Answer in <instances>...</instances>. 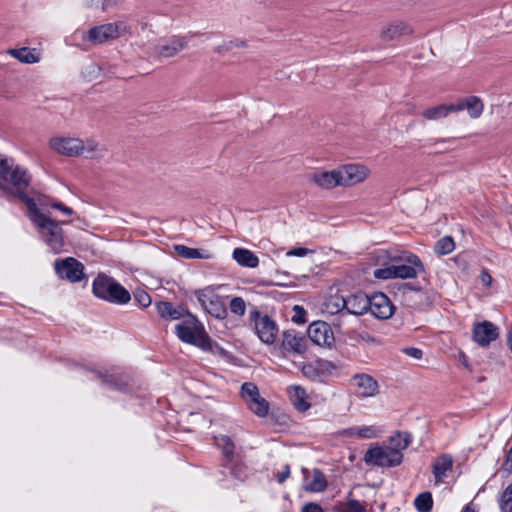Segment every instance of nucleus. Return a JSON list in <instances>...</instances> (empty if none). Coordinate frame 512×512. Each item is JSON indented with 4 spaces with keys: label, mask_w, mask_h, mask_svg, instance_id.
<instances>
[{
    "label": "nucleus",
    "mask_w": 512,
    "mask_h": 512,
    "mask_svg": "<svg viewBox=\"0 0 512 512\" xmlns=\"http://www.w3.org/2000/svg\"><path fill=\"white\" fill-rule=\"evenodd\" d=\"M29 181L30 177L25 168L16 164L12 158L0 154V189L25 202L28 217L36 227L41 239L53 253H60L64 251L65 246L63 230L60 226L66 222L51 220L44 212L42 203L38 205L34 199L24 194Z\"/></svg>",
    "instance_id": "obj_1"
},
{
    "label": "nucleus",
    "mask_w": 512,
    "mask_h": 512,
    "mask_svg": "<svg viewBox=\"0 0 512 512\" xmlns=\"http://www.w3.org/2000/svg\"><path fill=\"white\" fill-rule=\"evenodd\" d=\"M380 257L383 259L382 265L373 271L377 279H411L424 271L420 258L410 252L390 256L388 262L385 261L387 258L385 252H381Z\"/></svg>",
    "instance_id": "obj_2"
},
{
    "label": "nucleus",
    "mask_w": 512,
    "mask_h": 512,
    "mask_svg": "<svg viewBox=\"0 0 512 512\" xmlns=\"http://www.w3.org/2000/svg\"><path fill=\"white\" fill-rule=\"evenodd\" d=\"M411 442L407 433H397L392 436L388 444L375 445L370 447L365 455L364 461L368 465L378 467H395L403 461V451Z\"/></svg>",
    "instance_id": "obj_3"
},
{
    "label": "nucleus",
    "mask_w": 512,
    "mask_h": 512,
    "mask_svg": "<svg viewBox=\"0 0 512 512\" xmlns=\"http://www.w3.org/2000/svg\"><path fill=\"white\" fill-rule=\"evenodd\" d=\"M49 147L67 157L100 158L107 152L105 145L94 138L82 139L72 136H54L49 140Z\"/></svg>",
    "instance_id": "obj_4"
},
{
    "label": "nucleus",
    "mask_w": 512,
    "mask_h": 512,
    "mask_svg": "<svg viewBox=\"0 0 512 512\" xmlns=\"http://www.w3.org/2000/svg\"><path fill=\"white\" fill-rule=\"evenodd\" d=\"M130 32V25L124 20H119L93 26L87 31H83L81 33V38L84 43H88L90 45H101L105 42L113 41L125 36Z\"/></svg>",
    "instance_id": "obj_5"
},
{
    "label": "nucleus",
    "mask_w": 512,
    "mask_h": 512,
    "mask_svg": "<svg viewBox=\"0 0 512 512\" xmlns=\"http://www.w3.org/2000/svg\"><path fill=\"white\" fill-rule=\"evenodd\" d=\"M93 293L106 301L126 304L130 301V293L113 278L99 275L93 282Z\"/></svg>",
    "instance_id": "obj_6"
},
{
    "label": "nucleus",
    "mask_w": 512,
    "mask_h": 512,
    "mask_svg": "<svg viewBox=\"0 0 512 512\" xmlns=\"http://www.w3.org/2000/svg\"><path fill=\"white\" fill-rule=\"evenodd\" d=\"M174 332L185 343L204 350L210 347V340L203 325L193 317H188L181 323L176 324Z\"/></svg>",
    "instance_id": "obj_7"
},
{
    "label": "nucleus",
    "mask_w": 512,
    "mask_h": 512,
    "mask_svg": "<svg viewBox=\"0 0 512 512\" xmlns=\"http://www.w3.org/2000/svg\"><path fill=\"white\" fill-rule=\"evenodd\" d=\"M221 286H207L194 292L202 308L217 319H224L227 315L226 303L223 297L216 293Z\"/></svg>",
    "instance_id": "obj_8"
},
{
    "label": "nucleus",
    "mask_w": 512,
    "mask_h": 512,
    "mask_svg": "<svg viewBox=\"0 0 512 512\" xmlns=\"http://www.w3.org/2000/svg\"><path fill=\"white\" fill-rule=\"evenodd\" d=\"M241 396L248 408L258 417H265L269 412V403L263 398L258 387L253 383H244L241 387Z\"/></svg>",
    "instance_id": "obj_9"
},
{
    "label": "nucleus",
    "mask_w": 512,
    "mask_h": 512,
    "mask_svg": "<svg viewBox=\"0 0 512 512\" xmlns=\"http://www.w3.org/2000/svg\"><path fill=\"white\" fill-rule=\"evenodd\" d=\"M341 187H353L365 182L371 175L369 167L359 163H349L338 166Z\"/></svg>",
    "instance_id": "obj_10"
},
{
    "label": "nucleus",
    "mask_w": 512,
    "mask_h": 512,
    "mask_svg": "<svg viewBox=\"0 0 512 512\" xmlns=\"http://www.w3.org/2000/svg\"><path fill=\"white\" fill-rule=\"evenodd\" d=\"M350 382L356 395L361 399L375 398L380 394V386L377 380L369 374H355Z\"/></svg>",
    "instance_id": "obj_11"
},
{
    "label": "nucleus",
    "mask_w": 512,
    "mask_h": 512,
    "mask_svg": "<svg viewBox=\"0 0 512 512\" xmlns=\"http://www.w3.org/2000/svg\"><path fill=\"white\" fill-rule=\"evenodd\" d=\"M340 178L339 167L332 170L316 169L309 176V180L314 185L325 190H332L338 186L341 187Z\"/></svg>",
    "instance_id": "obj_12"
},
{
    "label": "nucleus",
    "mask_w": 512,
    "mask_h": 512,
    "mask_svg": "<svg viewBox=\"0 0 512 512\" xmlns=\"http://www.w3.org/2000/svg\"><path fill=\"white\" fill-rule=\"evenodd\" d=\"M255 331L261 342L265 344H273L277 338L278 328L276 323L267 315L255 316Z\"/></svg>",
    "instance_id": "obj_13"
},
{
    "label": "nucleus",
    "mask_w": 512,
    "mask_h": 512,
    "mask_svg": "<svg viewBox=\"0 0 512 512\" xmlns=\"http://www.w3.org/2000/svg\"><path fill=\"white\" fill-rule=\"evenodd\" d=\"M55 270L59 277L77 282L83 278V265L76 259L68 257L63 260L56 261Z\"/></svg>",
    "instance_id": "obj_14"
},
{
    "label": "nucleus",
    "mask_w": 512,
    "mask_h": 512,
    "mask_svg": "<svg viewBox=\"0 0 512 512\" xmlns=\"http://www.w3.org/2000/svg\"><path fill=\"white\" fill-rule=\"evenodd\" d=\"M308 337L318 346L331 347L334 343V335L330 326L322 321H316L308 327Z\"/></svg>",
    "instance_id": "obj_15"
},
{
    "label": "nucleus",
    "mask_w": 512,
    "mask_h": 512,
    "mask_svg": "<svg viewBox=\"0 0 512 512\" xmlns=\"http://www.w3.org/2000/svg\"><path fill=\"white\" fill-rule=\"evenodd\" d=\"M383 433L382 428L376 424L355 425L344 429L341 435L353 440H370L379 438Z\"/></svg>",
    "instance_id": "obj_16"
},
{
    "label": "nucleus",
    "mask_w": 512,
    "mask_h": 512,
    "mask_svg": "<svg viewBox=\"0 0 512 512\" xmlns=\"http://www.w3.org/2000/svg\"><path fill=\"white\" fill-rule=\"evenodd\" d=\"M368 310L379 319H388L393 315L394 306L383 293H375L369 297Z\"/></svg>",
    "instance_id": "obj_17"
},
{
    "label": "nucleus",
    "mask_w": 512,
    "mask_h": 512,
    "mask_svg": "<svg viewBox=\"0 0 512 512\" xmlns=\"http://www.w3.org/2000/svg\"><path fill=\"white\" fill-rule=\"evenodd\" d=\"M282 350L285 353L302 355L307 348V340L304 335L295 331H286L283 334Z\"/></svg>",
    "instance_id": "obj_18"
},
{
    "label": "nucleus",
    "mask_w": 512,
    "mask_h": 512,
    "mask_svg": "<svg viewBox=\"0 0 512 512\" xmlns=\"http://www.w3.org/2000/svg\"><path fill=\"white\" fill-rule=\"evenodd\" d=\"M303 489L312 493L323 492L327 486L328 481L324 473L318 469L308 470L303 469Z\"/></svg>",
    "instance_id": "obj_19"
},
{
    "label": "nucleus",
    "mask_w": 512,
    "mask_h": 512,
    "mask_svg": "<svg viewBox=\"0 0 512 512\" xmlns=\"http://www.w3.org/2000/svg\"><path fill=\"white\" fill-rule=\"evenodd\" d=\"M411 33L412 29L407 22L396 20L381 29L380 38L384 41H394Z\"/></svg>",
    "instance_id": "obj_20"
},
{
    "label": "nucleus",
    "mask_w": 512,
    "mask_h": 512,
    "mask_svg": "<svg viewBox=\"0 0 512 512\" xmlns=\"http://www.w3.org/2000/svg\"><path fill=\"white\" fill-rule=\"evenodd\" d=\"M453 107L455 108V112L466 111L473 119L479 118L484 110L483 101L477 96H469L461 99L453 104Z\"/></svg>",
    "instance_id": "obj_21"
},
{
    "label": "nucleus",
    "mask_w": 512,
    "mask_h": 512,
    "mask_svg": "<svg viewBox=\"0 0 512 512\" xmlns=\"http://www.w3.org/2000/svg\"><path fill=\"white\" fill-rule=\"evenodd\" d=\"M498 337L496 327L487 321L478 323L475 325L473 330V338L476 343L481 346L488 345L491 341H494Z\"/></svg>",
    "instance_id": "obj_22"
},
{
    "label": "nucleus",
    "mask_w": 512,
    "mask_h": 512,
    "mask_svg": "<svg viewBox=\"0 0 512 512\" xmlns=\"http://www.w3.org/2000/svg\"><path fill=\"white\" fill-rule=\"evenodd\" d=\"M287 393L292 405L299 412H305L310 407L309 395L300 385H291L287 388Z\"/></svg>",
    "instance_id": "obj_23"
},
{
    "label": "nucleus",
    "mask_w": 512,
    "mask_h": 512,
    "mask_svg": "<svg viewBox=\"0 0 512 512\" xmlns=\"http://www.w3.org/2000/svg\"><path fill=\"white\" fill-rule=\"evenodd\" d=\"M453 466L452 457L449 455L439 456L433 465L435 484L445 483Z\"/></svg>",
    "instance_id": "obj_24"
},
{
    "label": "nucleus",
    "mask_w": 512,
    "mask_h": 512,
    "mask_svg": "<svg viewBox=\"0 0 512 512\" xmlns=\"http://www.w3.org/2000/svg\"><path fill=\"white\" fill-rule=\"evenodd\" d=\"M186 47V41L183 38H171L155 47V52L165 58L177 55Z\"/></svg>",
    "instance_id": "obj_25"
},
{
    "label": "nucleus",
    "mask_w": 512,
    "mask_h": 512,
    "mask_svg": "<svg viewBox=\"0 0 512 512\" xmlns=\"http://www.w3.org/2000/svg\"><path fill=\"white\" fill-rule=\"evenodd\" d=\"M346 309L349 313L362 315L368 311L369 296L365 293L357 292L346 298Z\"/></svg>",
    "instance_id": "obj_26"
},
{
    "label": "nucleus",
    "mask_w": 512,
    "mask_h": 512,
    "mask_svg": "<svg viewBox=\"0 0 512 512\" xmlns=\"http://www.w3.org/2000/svg\"><path fill=\"white\" fill-rule=\"evenodd\" d=\"M8 54L25 64L38 63L42 58L40 50L29 47L10 49Z\"/></svg>",
    "instance_id": "obj_27"
},
{
    "label": "nucleus",
    "mask_w": 512,
    "mask_h": 512,
    "mask_svg": "<svg viewBox=\"0 0 512 512\" xmlns=\"http://www.w3.org/2000/svg\"><path fill=\"white\" fill-rule=\"evenodd\" d=\"M232 258L242 267L256 268L259 265V258L246 248H235L232 252Z\"/></svg>",
    "instance_id": "obj_28"
},
{
    "label": "nucleus",
    "mask_w": 512,
    "mask_h": 512,
    "mask_svg": "<svg viewBox=\"0 0 512 512\" xmlns=\"http://www.w3.org/2000/svg\"><path fill=\"white\" fill-rule=\"evenodd\" d=\"M453 104H441L425 109L422 116L429 121H438L446 118L449 114L454 113Z\"/></svg>",
    "instance_id": "obj_29"
},
{
    "label": "nucleus",
    "mask_w": 512,
    "mask_h": 512,
    "mask_svg": "<svg viewBox=\"0 0 512 512\" xmlns=\"http://www.w3.org/2000/svg\"><path fill=\"white\" fill-rule=\"evenodd\" d=\"M346 298L339 294L330 295L324 302V310L331 314H337L342 309L346 308Z\"/></svg>",
    "instance_id": "obj_30"
},
{
    "label": "nucleus",
    "mask_w": 512,
    "mask_h": 512,
    "mask_svg": "<svg viewBox=\"0 0 512 512\" xmlns=\"http://www.w3.org/2000/svg\"><path fill=\"white\" fill-rule=\"evenodd\" d=\"M174 250L177 255L186 259H209L210 255L207 252H202L198 249L190 248L184 245H175Z\"/></svg>",
    "instance_id": "obj_31"
},
{
    "label": "nucleus",
    "mask_w": 512,
    "mask_h": 512,
    "mask_svg": "<svg viewBox=\"0 0 512 512\" xmlns=\"http://www.w3.org/2000/svg\"><path fill=\"white\" fill-rule=\"evenodd\" d=\"M159 315L164 319L175 320L182 316V311L174 308L169 302H159L156 304Z\"/></svg>",
    "instance_id": "obj_32"
},
{
    "label": "nucleus",
    "mask_w": 512,
    "mask_h": 512,
    "mask_svg": "<svg viewBox=\"0 0 512 512\" xmlns=\"http://www.w3.org/2000/svg\"><path fill=\"white\" fill-rule=\"evenodd\" d=\"M215 444L222 450L226 457H231L234 454V443L227 435L215 436Z\"/></svg>",
    "instance_id": "obj_33"
},
{
    "label": "nucleus",
    "mask_w": 512,
    "mask_h": 512,
    "mask_svg": "<svg viewBox=\"0 0 512 512\" xmlns=\"http://www.w3.org/2000/svg\"><path fill=\"white\" fill-rule=\"evenodd\" d=\"M455 248L454 241L451 237L445 236L437 241L434 251L438 255H446L451 253Z\"/></svg>",
    "instance_id": "obj_34"
},
{
    "label": "nucleus",
    "mask_w": 512,
    "mask_h": 512,
    "mask_svg": "<svg viewBox=\"0 0 512 512\" xmlns=\"http://www.w3.org/2000/svg\"><path fill=\"white\" fill-rule=\"evenodd\" d=\"M36 203L38 205L40 203H42L44 205V212L49 217H51V216L49 214L48 207H52L54 209L59 210L65 216H71L73 214V210L71 208L67 207L66 205H64L63 203L58 202V201H53V202L47 203L46 201L39 199L38 201H36ZM50 219L53 220L52 218H50Z\"/></svg>",
    "instance_id": "obj_35"
},
{
    "label": "nucleus",
    "mask_w": 512,
    "mask_h": 512,
    "mask_svg": "<svg viewBox=\"0 0 512 512\" xmlns=\"http://www.w3.org/2000/svg\"><path fill=\"white\" fill-rule=\"evenodd\" d=\"M415 507L419 512H429L432 508L433 500L430 493H422L415 499Z\"/></svg>",
    "instance_id": "obj_36"
},
{
    "label": "nucleus",
    "mask_w": 512,
    "mask_h": 512,
    "mask_svg": "<svg viewBox=\"0 0 512 512\" xmlns=\"http://www.w3.org/2000/svg\"><path fill=\"white\" fill-rule=\"evenodd\" d=\"M500 509L502 512H512V483L502 493Z\"/></svg>",
    "instance_id": "obj_37"
},
{
    "label": "nucleus",
    "mask_w": 512,
    "mask_h": 512,
    "mask_svg": "<svg viewBox=\"0 0 512 512\" xmlns=\"http://www.w3.org/2000/svg\"><path fill=\"white\" fill-rule=\"evenodd\" d=\"M230 311L238 316H243L246 312L245 301L241 297H234L229 304Z\"/></svg>",
    "instance_id": "obj_38"
},
{
    "label": "nucleus",
    "mask_w": 512,
    "mask_h": 512,
    "mask_svg": "<svg viewBox=\"0 0 512 512\" xmlns=\"http://www.w3.org/2000/svg\"><path fill=\"white\" fill-rule=\"evenodd\" d=\"M134 300L139 304V306L145 308L151 304V298L147 292L144 290H136L134 292Z\"/></svg>",
    "instance_id": "obj_39"
},
{
    "label": "nucleus",
    "mask_w": 512,
    "mask_h": 512,
    "mask_svg": "<svg viewBox=\"0 0 512 512\" xmlns=\"http://www.w3.org/2000/svg\"><path fill=\"white\" fill-rule=\"evenodd\" d=\"M100 74V67L95 63L88 64L84 70L83 75L88 80H94Z\"/></svg>",
    "instance_id": "obj_40"
},
{
    "label": "nucleus",
    "mask_w": 512,
    "mask_h": 512,
    "mask_svg": "<svg viewBox=\"0 0 512 512\" xmlns=\"http://www.w3.org/2000/svg\"><path fill=\"white\" fill-rule=\"evenodd\" d=\"M293 316H292V321L296 324H304L306 322V318H305V310L302 306H299V305H295L293 307Z\"/></svg>",
    "instance_id": "obj_41"
},
{
    "label": "nucleus",
    "mask_w": 512,
    "mask_h": 512,
    "mask_svg": "<svg viewBox=\"0 0 512 512\" xmlns=\"http://www.w3.org/2000/svg\"><path fill=\"white\" fill-rule=\"evenodd\" d=\"M341 512H366V508L357 500L349 501Z\"/></svg>",
    "instance_id": "obj_42"
},
{
    "label": "nucleus",
    "mask_w": 512,
    "mask_h": 512,
    "mask_svg": "<svg viewBox=\"0 0 512 512\" xmlns=\"http://www.w3.org/2000/svg\"><path fill=\"white\" fill-rule=\"evenodd\" d=\"M309 253H311V251L309 249L304 248V247H298V248H294V249L287 251L286 256L287 257H292V256L304 257V256L308 255Z\"/></svg>",
    "instance_id": "obj_43"
},
{
    "label": "nucleus",
    "mask_w": 512,
    "mask_h": 512,
    "mask_svg": "<svg viewBox=\"0 0 512 512\" xmlns=\"http://www.w3.org/2000/svg\"><path fill=\"white\" fill-rule=\"evenodd\" d=\"M231 50H233V48H232L230 39L229 40H224L221 44H219L218 46H216L214 48V51L216 53H220V54L228 52V51H231Z\"/></svg>",
    "instance_id": "obj_44"
},
{
    "label": "nucleus",
    "mask_w": 512,
    "mask_h": 512,
    "mask_svg": "<svg viewBox=\"0 0 512 512\" xmlns=\"http://www.w3.org/2000/svg\"><path fill=\"white\" fill-rule=\"evenodd\" d=\"M405 354L414 358V359H421L422 358V351L415 347H409L404 350Z\"/></svg>",
    "instance_id": "obj_45"
},
{
    "label": "nucleus",
    "mask_w": 512,
    "mask_h": 512,
    "mask_svg": "<svg viewBox=\"0 0 512 512\" xmlns=\"http://www.w3.org/2000/svg\"><path fill=\"white\" fill-rule=\"evenodd\" d=\"M233 49H243L247 47V41L240 38L230 39Z\"/></svg>",
    "instance_id": "obj_46"
},
{
    "label": "nucleus",
    "mask_w": 512,
    "mask_h": 512,
    "mask_svg": "<svg viewBox=\"0 0 512 512\" xmlns=\"http://www.w3.org/2000/svg\"><path fill=\"white\" fill-rule=\"evenodd\" d=\"M302 512H323L320 505L316 503H308L303 506Z\"/></svg>",
    "instance_id": "obj_47"
},
{
    "label": "nucleus",
    "mask_w": 512,
    "mask_h": 512,
    "mask_svg": "<svg viewBox=\"0 0 512 512\" xmlns=\"http://www.w3.org/2000/svg\"><path fill=\"white\" fill-rule=\"evenodd\" d=\"M480 282L482 285L489 287L492 283V277L486 271H482L480 274Z\"/></svg>",
    "instance_id": "obj_48"
},
{
    "label": "nucleus",
    "mask_w": 512,
    "mask_h": 512,
    "mask_svg": "<svg viewBox=\"0 0 512 512\" xmlns=\"http://www.w3.org/2000/svg\"><path fill=\"white\" fill-rule=\"evenodd\" d=\"M290 475V469L286 467L282 472L277 474V480L279 483L284 482Z\"/></svg>",
    "instance_id": "obj_49"
},
{
    "label": "nucleus",
    "mask_w": 512,
    "mask_h": 512,
    "mask_svg": "<svg viewBox=\"0 0 512 512\" xmlns=\"http://www.w3.org/2000/svg\"><path fill=\"white\" fill-rule=\"evenodd\" d=\"M462 512H478L476 506L473 503L467 504Z\"/></svg>",
    "instance_id": "obj_50"
},
{
    "label": "nucleus",
    "mask_w": 512,
    "mask_h": 512,
    "mask_svg": "<svg viewBox=\"0 0 512 512\" xmlns=\"http://www.w3.org/2000/svg\"><path fill=\"white\" fill-rule=\"evenodd\" d=\"M507 341H508L509 348L512 351V327H511V330L508 333Z\"/></svg>",
    "instance_id": "obj_51"
}]
</instances>
